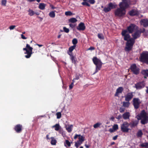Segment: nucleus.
<instances>
[{
  "label": "nucleus",
  "instance_id": "nucleus-12",
  "mask_svg": "<svg viewBox=\"0 0 148 148\" xmlns=\"http://www.w3.org/2000/svg\"><path fill=\"white\" fill-rule=\"evenodd\" d=\"M145 86V82L143 81L138 82L135 84L134 87L137 90H140L143 88Z\"/></svg>",
  "mask_w": 148,
  "mask_h": 148
},
{
  "label": "nucleus",
  "instance_id": "nucleus-17",
  "mask_svg": "<svg viewBox=\"0 0 148 148\" xmlns=\"http://www.w3.org/2000/svg\"><path fill=\"white\" fill-rule=\"evenodd\" d=\"M68 54L70 56V59L72 61V63L76 65L77 63V59L75 56L73 55V54H71L70 53Z\"/></svg>",
  "mask_w": 148,
  "mask_h": 148
},
{
  "label": "nucleus",
  "instance_id": "nucleus-27",
  "mask_svg": "<svg viewBox=\"0 0 148 148\" xmlns=\"http://www.w3.org/2000/svg\"><path fill=\"white\" fill-rule=\"evenodd\" d=\"M136 14L137 12L136 11L134 10H132L129 12V14L131 16H134L136 15Z\"/></svg>",
  "mask_w": 148,
  "mask_h": 148
},
{
  "label": "nucleus",
  "instance_id": "nucleus-48",
  "mask_svg": "<svg viewBox=\"0 0 148 148\" xmlns=\"http://www.w3.org/2000/svg\"><path fill=\"white\" fill-rule=\"evenodd\" d=\"M108 131L110 133H113L115 131L112 127V128H110L109 129Z\"/></svg>",
  "mask_w": 148,
  "mask_h": 148
},
{
  "label": "nucleus",
  "instance_id": "nucleus-53",
  "mask_svg": "<svg viewBox=\"0 0 148 148\" xmlns=\"http://www.w3.org/2000/svg\"><path fill=\"white\" fill-rule=\"evenodd\" d=\"M21 38L23 39H26L27 38L25 37L23 34H21Z\"/></svg>",
  "mask_w": 148,
  "mask_h": 148
},
{
  "label": "nucleus",
  "instance_id": "nucleus-60",
  "mask_svg": "<svg viewBox=\"0 0 148 148\" xmlns=\"http://www.w3.org/2000/svg\"><path fill=\"white\" fill-rule=\"evenodd\" d=\"M36 45L37 46H38L39 47H41L43 46V45H40V44H36Z\"/></svg>",
  "mask_w": 148,
  "mask_h": 148
},
{
  "label": "nucleus",
  "instance_id": "nucleus-54",
  "mask_svg": "<svg viewBox=\"0 0 148 148\" xmlns=\"http://www.w3.org/2000/svg\"><path fill=\"white\" fill-rule=\"evenodd\" d=\"M58 131H59V132L60 133L63 134V130L62 129L60 128Z\"/></svg>",
  "mask_w": 148,
  "mask_h": 148
},
{
  "label": "nucleus",
  "instance_id": "nucleus-29",
  "mask_svg": "<svg viewBox=\"0 0 148 148\" xmlns=\"http://www.w3.org/2000/svg\"><path fill=\"white\" fill-rule=\"evenodd\" d=\"M45 4L43 3H41L39 4V8L41 10H43L45 9Z\"/></svg>",
  "mask_w": 148,
  "mask_h": 148
},
{
  "label": "nucleus",
  "instance_id": "nucleus-20",
  "mask_svg": "<svg viewBox=\"0 0 148 148\" xmlns=\"http://www.w3.org/2000/svg\"><path fill=\"white\" fill-rule=\"evenodd\" d=\"M77 29L79 30L83 31L85 29V26L84 23H80L77 27Z\"/></svg>",
  "mask_w": 148,
  "mask_h": 148
},
{
  "label": "nucleus",
  "instance_id": "nucleus-3",
  "mask_svg": "<svg viewBox=\"0 0 148 148\" xmlns=\"http://www.w3.org/2000/svg\"><path fill=\"white\" fill-rule=\"evenodd\" d=\"M93 62L96 66L95 71L93 73V74H94L100 70L102 64L100 60L95 57H94L93 58Z\"/></svg>",
  "mask_w": 148,
  "mask_h": 148
},
{
  "label": "nucleus",
  "instance_id": "nucleus-41",
  "mask_svg": "<svg viewBox=\"0 0 148 148\" xmlns=\"http://www.w3.org/2000/svg\"><path fill=\"white\" fill-rule=\"evenodd\" d=\"M86 1H84L82 3V4L84 5H86L88 6H90V4L89 3Z\"/></svg>",
  "mask_w": 148,
  "mask_h": 148
},
{
  "label": "nucleus",
  "instance_id": "nucleus-6",
  "mask_svg": "<svg viewBox=\"0 0 148 148\" xmlns=\"http://www.w3.org/2000/svg\"><path fill=\"white\" fill-rule=\"evenodd\" d=\"M130 125L127 122H124L121 125V130L123 133H128L131 129L129 128Z\"/></svg>",
  "mask_w": 148,
  "mask_h": 148
},
{
  "label": "nucleus",
  "instance_id": "nucleus-42",
  "mask_svg": "<svg viewBox=\"0 0 148 148\" xmlns=\"http://www.w3.org/2000/svg\"><path fill=\"white\" fill-rule=\"evenodd\" d=\"M77 43V40L76 38H74L72 40V43L74 45H76Z\"/></svg>",
  "mask_w": 148,
  "mask_h": 148
},
{
  "label": "nucleus",
  "instance_id": "nucleus-25",
  "mask_svg": "<svg viewBox=\"0 0 148 148\" xmlns=\"http://www.w3.org/2000/svg\"><path fill=\"white\" fill-rule=\"evenodd\" d=\"M76 45H73V46L70 47L69 49V52L68 53H70L71 54H72V51L75 48Z\"/></svg>",
  "mask_w": 148,
  "mask_h": 148
},
{
  "label": "nucleus",
  "instance_id": "nucleus-47",
  "mask_svg": "<svg viewBox=\"0 0 148 148\" xmlns=\"http://www.w3.org/2000/svg\"><path fill=\"white\" fill-rule=\"evenodd\" d=\"M73 82L69 86V90H71L72 89L74 85L73 84Z\"/></svg>",
  "mask_w": 148,
  "mask_h": 148
},
{
  "label": "nucleus",
  "instance_id": "nucleus-59",
  "mask_svg": "<svg viewBox=\"0 0 148 148\" xmlns=\"http://www.w3.org/2000/svg\"><path fill=\"white\" fill-rule=\"evenodd\" d=\"M85 146L87 148H89L90 147V145H87L86 144H85Z\"/></svg>",
  "mask_w": 148,
  "mask_h": 148
},
{
  "label": "nucleus",
  "instance_id": "nucleus-31",
  "mask_svg": "<svg viewBox=\"0 0 148 148\" xmlns=\"http://www.w3.org/2000/svg\"><path fill=\"white\" fill-rule=\"evenodd\" d=\"M143 134V133L141 130H140L138 132L136 135L138 137H141Z\"/></svg>",
  "mask_w": 148,
  "mask_h": 148
},
{
  "label": "nucleus",
  "instance_id": "nucleus-21",
  "mask_svg": "<svg viewBox=\"0 0 148 148\" xmlns=\"http://www.w3.org/2000/svg\"><path fill=\"white\" fill-rule=\"evenodd\" d=\"M123 90V89L122 87H119L116 90V92L114 95L115 96H118L119 94L121 93Z\"/></svg>",
  "mask_w": 148,
  "mask_h": 148
},
{
  "label": "nucleus",
  "instance_id": "nucleus-14",
  "mask_svg": "<svg viewBox=\"0 0 148 148\" xmlns=\"http://www.w3.org/2000/svg\"><path fill=\"white\" fill-rule=\"evenodd\" d=\"M14 129L17 133H20L22 130L23 126L20 124H17L15 126Z\"/></svg>",
  "mask_w": 148,
  "mask_h": 148
},
{
  "label": "nucleus",
  "instance_id": "nucleus-13",
  "mask_svg": "<svg viewBox=\"0 0 148 148\" xmlns=\"http://www.w3.org/2000/svg\"><path fill=\"white\" fill-rule=\"evenodd\" d=\"M136 26V25L134 24H130L127 27L126 29L128 33L129 34L132 33L133 32Z\"/></svg>",
  "mask_w": 148,
  "mask_h": 148
},
{
  "label": "nucleus",
  "instance_id": "nucleus-57",
  "mask_svg": "<svg viewBox=\"0 0 148 148\" xmlns=\"http://www.w3.org/2000/svg\"><path fill=\"white\" fill-rule=\"evenodd\" d=\"M79 79V77L78 76H76V77L74 79L75 80H78Z\"/></svg>",
  "mask_w": 148,
  "mask_h": 148
},
{
  "label": "nucleus",
  "instance_id": "nucleus-8",
  "mask_svg": "<svg viewBox=\"0 0 148 148\" xmlns=\"http://www.w3.org/2000/svg\"><path fill=\"white\" fill-rule=\"evenodd\" d=\"M130 1H122V2L119 3L120 8L125 10L131 4Z\"/></svg>",
  "mask_w": 148,
  "mask_h": 148
},
{
  "label": "nucleus",
  "instance_id": "nucleus-58",
  "mask_svg": "<svg viewBox=\"0 0 148 148\" xmlns=\"http://www.w3.org/2000/svg\"><path fill=\"white\" fill-rule=\"evenodd\" d=\"M92 47H90L89 48L87 49V50H92Z\"/></svg>",
  "mask_w": 148,
  "mask_h": 148
},
{
  "label": "nucleus",
  "instance_id": "nucleus-33",
  "mask_svg": "<svg viewBox=\"0 0 148 148\" xmlns=\"http://www.w3.org/2000/svg\"><path fill=\"white\" fill-rule=\"evenodd\" d=\"M102 125V123L100 122H97L95 124L93 125L94 128H97L100 127Z\"/></svg>",
  "mask_w": 148,
  "mask_h": 148
},
{
  "label": "nucleus",
  "instance_id": "nucleus-24",
  "mask_svg": "<svg viewBox=\"0 0 148 148\" xmlns=\"http://www.w3.org/2000/svg\"><path fill=\"white\" fill-rule=\"evenodd\" d=\"M52 128H55V130L56 131H58L60 128H61V127L60 126L59 124H56L55 125H54L52 126Z\"/></svg>",
  "mask_w": 148,
  "mask_h": 148
},
{
  "label": "nucleus",
  "instance_id": "nucleus-51",
  "mask_svg": "<svg viewBox=\"0 0 148 148\" xmlns=\"http://www.w3.org/2000/svg\"><path fill=\"white\" fill-rule=\"evenodd\" d=\"M69 25L72 28L74 27L75 26V24H73L72 23L70 24Z\"/></svg>",
  "mask_w": 148,
  "mask_h": 148
},
{
  "label": "nucleus",
  "instance_id": "nucleus-50",
  "mask_svg": "<svg viewBox=\"0 0 148 148\" xmlns=\"http://www.w3.org/2000/svg\"><path fill=\"white\" fill-rule=\"evenodd\" d=\"M6 3V1H2L1 4L2 5L5 6Z\"/></svg>",
  "mask_w": 148,
  "mask_h": 148
},
{
  "label": "nucleus",
  "instance_id": "nucleus-43",
  "mask_svg": "<svg viewBox=\"0 0 148 148\" xmlns=\"http://www.w3.org/2000/svg\"><path fill=\"white\" fill-rule=\"evenodd\" d=\"M57 118L58 119H60L61 117V113L60 112H58L56 114Z\"/></svg>",
  "mask_w": 148,
  "mask_h": 148
},
{
  "label": "nucleus",
  "instance_id": "nucleus-23",
  "mask_svg": "<svg viewBox=\"0 0 148 148\" xmlns=\"http://www.w3.org/2000/svg\"><path fill=\"white\" fill-rule=\"evenodd\" d=\"M138 120H135L132 121V123H130L129 124L130 127L132 128L136 126L138 124Z\"/></svg>",
  "mask_w": 148,
  "mask_h": 148
},
{
  "label": "nucleus",
  "instance_id": "nucleus-16",
  "mask_svg": "<svg viewBox=\"0 0 148 148\" xmlns=\"http://www.w3.org/2000/svg\"><path fill=\"white\" fill-rule=\"evenodd\" d=\"M77 137H78V141L82 143L84 141L85 137L81 136L80 134H76L74 137V138L76 139Z\"/></svg>",
  "mask_w": 148,
  "mask_h": 148
},
{
  "label": "nucleus",
  "instance_id": "nucleus-19",
  "mask_svg": "<svg viewBox=\"0 0 148 148\" xmlns=\"http://www.w3.org/2000/svg\"><path fill=\"white\" fill-rule=\"evenodd\" d=\"M140 23L144 27H148V19H142L140 21Z\"/></svg>",
  "mask_w": 148,
  "mask_h": 148
},
{
  "label": "nucleus",
  "instance_id": "nucleus-55",
  "mask_svg": "<svg viewBox=\"0 0 148 148\" xmlns=\"http://www.w3.org/2000/svg\"><path fill=\"white\" fill-rule=\"evenodd\" d=\"M118 135H116L114 136L113 137V140H116L117 137H118Z\"/></svg>",
  "mask_w": 148,
  "mask_h": 148
},
{
  "label": "nucleus",
  "instance_id": "nucleus-5",
  "mask_svg": "<svg viewBox=\"0 0 148 148\" xmlns=\"http://www.w3.org/2000/svg\"><path fill=\"white\" fill-rule=\"evenodd\" d=\"M114 15L116 16L123 17L125 14L126 10L122 8H118L114 11Z\"/></svg>",
  "mask_w": 148,
  "mask_h": 148
},
{
  "label": "nucleus",
  "instance_id": "nucleus-18",
  "mask_svg": "<svg viewBox=\"0 0 148 148\" xmlns=\"http://www.w3.org/2000/svg\"><path fill=\"white\" fill-rule=\"evenodd\" d=\"M130 112H126L123 114V118L125 120H130Z\"/></svg>",
  "mask_w": 148,
  "mask_h": 148
},
{
  "label": "nucleus",
  "instance_id": "nucleus-46",
  "mask_svg": "<svg viewBox=\"0 0 148 148\" xmlns=\"http://www.w3.org/2000/svg\"><path fill=\"white\" fill-rule=\"evenodd\" d=\"M63 29L64 31L66 33H68L69 32V29L66 28V27H64Z\"/></svg>",
  "mask_w": 148,
  "mask_h": 148
},
{
  "label": "nucleus",
  "instance_id": "nucleus-56",
  "mask_svg": "<svg viewBox=\"0 0 148 148\" xmlns=\"http://www.w3.org/2000/svg\"><path fill=\"white\" fill-rule=\"evenodd\" d=\"M49 134H47L46 135V139H47V140H49L50 139V138H49Z\"/></svg>",
  "mask_w": 148,
  "mask_h": 148
},
{
  "label": "nucleus",
  "instance_id": "nucleus-64",
  "mask_svg": "<svg viewBox=\"0 0 148 148\" xmlns=\"http://www.w3.org/2000/svg\"><path fill=\"white\" fill-rule=\"evenodd\" d=\"M61 36V35L60 34L58 36V38H60Z\"/></svg>",
  "mask_w": 148,
  "mask_h": 148
},
{
  "label": "nucleus",
  "instance_id": "nucleus-34",
  "mask_svg": "<svg viewBox=\"0 0 148 148\" xmlns=\"http://www.w3.org/2000/svg\"><path fill=\"white\" fill-rule=\"evenodd\" d=\"M140 146L142 147H144L145 148H148V143H143L141 144Z\"/></svg>",
  "mask_w": 148,
  "mask_h": 148
},
{
  "label": "nucleus",
  "instance_id": "nucleus-36",
  "mask_svg": "<svg viewBox=\"0 0 148 148\" xmlns=\"http://www.w3.org/2000/svg\"><path fill=\"white\" fill-rule=\"evenodd\" d=\"M49 16L51 18H54L55 16V14L54 12L52 11L50 12L49 14Z\"/></svg>",
  "mask_w": 148,
  "mask_h": 148
},
{
  "label": "nucleus",
  "instance_id": "nucleus-30",
  "mask_svg": "<svg viewBox=\"0 0 148 148\" xmlns=\"http://www.w3.org/2000/svg\"><path fill=\"white\" fill-rule=\"evenodd\" d=\"M69 22L71 23H74L77 21V19L74 18H72L69 19Z\"/></svg>",
  "mask_w": 148,
  "mask_h": 148
},
{
  "label": "nucleus",
  "instance_id": "nucleus-37",
  "mask_svg": "<svg viewBox=\"0 0 148 148\" xmlns=\"http://www.w3.org/2000/svg\"><path fill=\"white\" fill-rule=\"evenodd\" d=\"M28 11L29 12V15L30 16H32L35 13L33 10L30 9L28 10Z\"/></svg>",
  "mask_w": 148,
  "mask_h": 148
},
{
  "label": "nucleus",
  "instance_id": "nucleus-40",
  "mask_svg": "<svg viewBox=\"0 0 148 148\" xmlns=\"http://www.w3.org/2000/svg\"><path fill=\"white\" fill-rule=\"evenodd\" d=\"M98 38L100 39H104V36L102 34H98Z\"/></svg>",
  "mask_w": 148,
  "mask_h": 148
},
{
  "label": "nucleus",
  "instance_id": "nucleus-32",
  "mask_svg": "<svg viewBox=\"0 0 148 148\" xmlns=\"http://www.w3.org/2000/svg\"><path fill=\"white\" fill-rule=\"evenodd\" d=\"M141 73L143 75L148 77V70H143L142 71Z\"/></svg>",
  "mask_w": 148,
  "mask_h": 148
},
{
  "label": "nucleus",
  "instance_id": "nucleus-15",
  "mask_svg": "<svg viewBox=\"0 0 148 148\" xmlns=\"http://www.w3.org/2000/svg\"><path fill=\"white\" fill-rule=\"evenodd\" d=\"M133 92L128 93L125 96V100L127 101H129L133 97Z\"/></svg>",
  "mask_w": 148,
  "mask_h": 148
},
{
  "label": "nucleus",
  "instance_id": "nucleus-52",
  "mask_svg": "<svg viewBox=\"0 0 148 148\" xmlns=\"http://www.w3.org/2000/svg\"><path fill=\"white\" fill-rule=\"evenodd\" d=\"M16 27L15 25H11L10 27L9 28L10 30L13 29Z\"/></svg>",
  "mask_w": 148,
  "mask_h": 148
},
{
  "label": "nucleus",
  "instance_id": "nucleus-2",
  "mask_svg": "<svg viewBox=\"0 0 148 148\" xmlns=\"http://www.w3.org/2000/svg\"><path fill=\"white\" fill-rule=\"evenodd\" d=\"M138 120H141V123L143 124H145L148 123V113L145 110L141 111L136 116Z\"/></svg>",
  "mask_w": 148,
  "mask_h": 148
},
{
  "label": "nucleus",
  "instance_id": "nucleus-1",
  "mask_svg": "<svg viewBox=\"0 0 148 148\" xmlns=\"http://www.w3.org/2000/svg\"><path fill=\"white\" fill-rule=\"evenodd\" d=\"M145 31V29L144 28L137 30L132 34L133 38H131V36L128 33L127 30H123L121 34L123 37L124 40L127 41L126 44V46L125 48V50L126 51H131L135 42V40L139 38L140 36L141 33H144Z\"/></svg>",
  "mask_w": 148,
  "mask_h": 148
},
{
  "label": "nucleus",
  "instance_id": "nucleus-35",
  "mask_svg": "<svg viewBox=\"0 0 148 148\" xmlns=\"http://www.w3.org/2000/svg\"><path fill=\"white\" fill-rule=\"evenodd\" d=\"M64 144V146L66 147V145L69 147H70L71 145L70 142L67 140H65Z\"/></svg>",
  "mask_w": 148,
  "mask_h": 148
},
{
  "label": "nucleus",
  "instance_id": "nucleus-26",
  "mask_svg": "<svg viewBox=\"0 0 148 148\" xmlns=\"http://www.w3.org/2000/svg\"><path fill=\"white\" fill-rule=\"evenodd\" d=\"M51 139V144L52 145H55L57 143L56 140L55 139L54 137H51L50 138Z\"/></svg>",
  "mask_w": 148,
  "mask_h": 148
},
{
  "label": "nucleus",
  "instance_id": "nucleus-62",
  "mask_svg": "<svg viewBox=\"0 0 148 148\" xmlns=\"http://www.w3.org/2000/svg\"><path fill=\"white\" fill-rule=\"evenodd\" d=\"M115 143L114 142H112L111 143V145H114L115 144Z\"/></svg>",
  "mask_w": 148,
  "mask_h": 148
},
{
  "label": "nucleus",
  "instance_id": "nucleus-45",
  "mask_svg": "<svg viewBox=\"0 0 148 148\" xmlns=\"http://www.w3.org/2000/svg\"><path fill=\"white\" fill-rule=\"evenodd\" d=\"M72 14V13L71 11H68L65 12V14L66 16H71Z\"/></svg>",
  "mask_w": 148,
  "mask_h": 148
},
{
  "label": "nucleus",
  "instance_id": "nucleus-44",
  "mask_svg": "<svg viewBox=\"0 0 148 148\" xmlns=\"http://www.w3.org/2000/svg\"><path fill=\"white\" fill-rule=\"evenodd\" d=\"M125 108L122 107H120L119 109V111L120 113H123L125 111Z\"/></svg>",
  "mask_w": 148,
  "mask_h": 148
},
{
  "label": "nucleus",
  "instance_id": "nucleus-49",
  "mask_svg": "<svg viewBox=\"0 0 148 148\" xmlns=\"http://www.w3.org/2000/svg\"><path fill=\"white\" fill-rule=\"evenodd\" d=\"M122 118H123V115H121V114H120L116 118L118 120H120Z\"/></svg>",
  "mask_w": 148,
  "mask_h": 148
},
{
  "label": "nucleus",
  "instance_id": "nucleus-10",
  "mask_svg": "<svg viewBox=\"0 0 148 148\" xmlns=\"http://www.w3.org/2000/svg\"><path fill=\"white\" fill-rule=\"evenodd\" d=\"M133 104L134 108L136 109H137L139 107L141 102L138 98H134L133 100Z\"/></svg>",
  "mask_w": 148,
  "mask_h": 148
},
{
  "label": "nucleus",
  "instance_id": "nucleus-61",
  "mask_svg": "<svg viewBox=\"0 0 148 148\" xmlns=\"http://www.w3.org/2000/svg\"><path fill=\"white\" fill-rule=\"evenodd\" d=\"M110 119L112 121H113L114 119V117L113 116H112L111 117Z\"/></svg>",
  "mask_w": 148,
  "mask_h": 148
},
{
  "label": "nucleus",
  "instance_id": "nucleus-9",
  "mask_svg": "<svg viewBox=\"0 0 148 148\" xmlns=\"http://www.w3.org/2000/svg\"><path fill=\"white\" fill-rule=\"evenodd\" d=\"M116 5L115 3H109L107 7H105L103 9V11L105 12H107L111 10V9L116 8Z\"/></svg>",
  "mask_w": 148,
  "mask_h": 148
},
{
  "label": "nucleus",
  "instance_id": "nucleus-38",
  "mask_svg": "<svg viewBox=\"0 0 148 148\" xmlns=\"http://www.w3.org/2000/svg\"><path fill=\"white\" fill-rule=\"evenodd\" d=\"M82 143L77 141V142H75V145L77 148H78Z\"/></svg>",
  "mask_w": 148,
  "mask_h": 148
},
{
  "label": "nucleus",
  "instance_id": "nucleus-7",
  "mask_svg": "<svg viewBox=\"0 0 148 148\" xmlns=\"http://www.w3.org/2000/svg\"><path fill=\"white\" fill-rule=\"evenodd\" d=\"M140 61L148 64V52H143L140 57Z\"/></svg>",
  "mask_w": 148,
  "mask_h": 148
},
{
  "label": "nucleus",
  "instance_id": "nucleus-11",
  "mask_svg": "<svg viewBox=\"0 0 148 148\" xmlns=\"http://www.w3.org/2000/svg\"><path fill=\"white\" fill-rule=\"evenodd\" d=\"M130 69L132 73L135 75H137L139 73V69L135 64H132L131 65Z\"/></svg>",
  "mask_w": 148,
  "mask_h": 148
},
{
  "label": "nucleus",
  "instance_id": "nucleus-22",
  "mask_svg": "<svg viewBox=\"0 0 148 148\" xmlns=\"http://www.w3.org/2000/svg\"><path fill=\"white\" fill-rule=\"evenodd\" d=\"M73 127L72 125H66L65 127L67 132L69 133H70L72 130Z\"/></svg>",
  "mask_w": 148,
  "mask_h": 148
},
{
  "label": "nucleus",
  "instance_id": "nucleus-39",
  "mask_svg": "<svg viewBox=\"0 0 148 148\" xmlns=\"http://www.w3.org/2000/svg\"><path fill=\"white\" fill-rule=\"evenodd\" d=\"M112 128L114 129V130L116 131L119 129L118 125L117 124H114L112 126Z\"/></svg>",
  "mask_w": 148,
  "mask_h": 148
},
{
  "label": "nucleus",
  "instance_id": "nucleus-28",
  "mask_svg": "<svg viewBox=\"0 0 148 148\" xmlns=\"http://www.w3.org/2000/svg\"><path fill=\"white\" fill-rule=\"evenodd\" d=\"M130 105L129 101L123 102V106L125 108H128Z\"/></svg>",
  "mask_w": 148,
  "mask_h": 148
},
{
  "label": "nucleus",
  "instance_id": "nucleus-4",
  "mask_svg": "<svg viewBox=\"0 0 148 148\" xmlns=\"http://www.w3.org/2000/svg\"><path fill=\"white\" fill-rule=\"evenodd\" d=\"M33 48L30 47L28 44H27L26 47L23 48V50L25 51L26 52L25 53V54H27V55L25 56L26 58H29L31 56L32 54Z\"/></svg>",
  "mask_w": 148,
  "mask_h": 148
},
{
  "label": "nucleus",
  "instance_id": "nucleus-63",
  "mask_svg": "<svg viewBox=\"0 0 148 148\" xmlns=\"http://www.w3.org/2000/svg\"><path fill=\"white\" fill-rule=\"evenodd\" d=\"M146 87L147 88V89L146 90V92L147 93H148V87L146 86Z\"/></svg>",
  "mask_w": 148,
  "mask_h": 148
}]
</instances>
